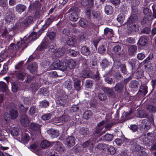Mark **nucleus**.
<instances>
[{"instance_id": "obj_20", "label": "nucleus", "mask_w": 156, "mask_h": 156, "mask_svg": "<svg viewBox=\"0 0 156 156\" xmlns=\"http://www.w3.org/2000/svg\"><path fill=\"white\" fill-rule=\"evenodd\" d=\"M33 22V18L31 16H29L26 18L22 22L24 28L31 24Z\"/></svg>"}, {"instance_id": "obj_55", "label": "nucleus", "mask_w": 156, "mask_h": 156, "mask_svg": "<svg viewBox=\"0 0 156 156\" xmlns=\"http://www.w3.org/2000/svg\"><path fill=\"white\" fill-rule=\"evenodd\" d=\"M108 65H109V63L107 60L104 59L102 60L101 65L103 68L104 69L107 67Z\"/></svg>"}, {"instance_id": "obj_40", "label": "nucleus", "mask_w": 156, "mask_h": 156, "mask_svg": "<svg viewBox=\"0 0 156 156\" xmlns=\"http://www.w3.org/2000/svg\"><path fill=\"white\" fill-rule=\"evenodd\" d=\"M139 85V82L135 80L131 81L129 84V87L131 88H136Z\"/></svg>"}, {"instance_id": "obj_5", "label": "nucleus", "mask_w": 156, "mask_h": 156, "mask_svg": "<svg viewBox=\"0 0 156 156\" xmlns=\"http://www.w3.org/2000/svg\"><path fill=\"white\" fill-rule=\"evenodd\" d=\"M76 9L75 7H72L67 12V13L68 14L69 19L71 21H76L78 18V16L76 12Z\"/></svg>"}, {"instance_id": "obj_14", "label": "nucleus", "mask_w": 156, "mask_h": 156, "mask_svg": "<svg viewBox=\"0 0 156 156\" xmlns=\"http://www.w3.org/2000/svg\"><path fill=\"white\" fill-rule=\"evenodd\" d=\"M38 69V65L35 62H33L29 65L27 67V69L30 72L33 73L37 71Z\"/></svg>"}, {"instance_id": "obj_31", "label": "nucleus", "mask_w": 156, "mask_h": 156, "mask_svg": "<svg viewBox=\"0 0 156 156\" xmlns=\"http://www.w3.org/2000/svg\"><path fill=\"white\" fill-rule=\"evenodd\" d=\"M113 51L117 55H120L121 54L122 49L121 47L119 45H116L113 48Z\"/></svg>"}, {"instance_id": "obj_38", "label": "nucleus", "mask_w": 156, "mask_h": 156, "mask_svg": "<svg viewBox=\"0 0 156 156\" xmlns=\"http://www.w3.org/2000/svg\"><path fill=\"white\" fill-rule=\"evenodd\" d=\"M23 28H24V27L22 22H18L13 26V29L14 30H17Z\"/></svg>"}, {"instance_id": "obj_37", "label": "nucleus", "mask_w": 156, "mask_h": 156, "mask_svg": "<svg viewBox=\"0 0 156 156\" xmlns=\"http://www.w3.org/2000/svg\"><path fill=\"white\" fill-rule=\"evenodd\" d=\"M50 145V143L47 140H43L41 142L40 145L42 148L45 149L49 147Z\"/></svg>"}, {"instance_id": "obj_17", "label": "nucleus", "mask_w": 156, "mask_h": 156, "mask_svg": "<svg viewBox=\"0 0 156 156\" xmlns=\"http://www.w3.org/2000/svg\"><path fill=\"white\" fill-rule=\"evenodd\" d=\"M80 51L81 54L85 56H88L91 53V51L89 47L86 45L81 47Z\"/></svg>"}, {"instance_id": "obj_2", "label": "nucleus", "mask_w": 156, "mask_h": 156, "mask_svg": "<svg viewBox=\"0 0 156 156\" xmlns=\"http://www.w3.org/2000/svg\"><path fill=\"white\" fill-rule=\"evenodd\" d=\"M56 97L57 103L60 106L66 107L67 105L68 96L63 91L58 92Z\"/></svg>"}, {"instance_id": "obj_44", "label": "nucleus", "mask_w": 156, "mask_h": 156, "mask_svg": "<svg viewBox=\"0 0 156 156\" xmlns=\"http://www.w3.org/2000/svg\"><path fill=\"white\" fill-rule=\"evenodd\" d=\"M124 15L123 14H120L118 16L117 20L120 24H122L124 22Z\"/></svg>"}, {"instance_id": "obj_53", "label": "nucleus", "mask_w": 156, "mask_h": 156, "mask_svg": "<svg viewBox=\"0 0 156 156\" xmlns=\"http://www.w3.org/2000/svg\"><path fill=\"white\" fill-rule=\"evenodd\" d=\"M98 51L99 53L101 54L105 53L106 51V48L103 45L100 46L98 48Z\"/></svg>"}, {"instance_id": "obj_42", "label": "nucleus", "mask_w": 156, "mask_h": 156, "mask_svg": "<svg viewBox=\"0 0 156 156\" xmlns=\"http://www.w3.org/2000/svg\"><path fill=\"white\" fill-rule=\"evenodd\" d=\"M56 48L55 44L54 43H51L49 48L48 49V51L50 52L54 53L56 51Z\"/></svg>"}, {"instance_id": "obj_15", "label": "nucleus", "mask_w": 156, "mask_h": 156, "mask_svg": "<svg viewBox=\"0 0 156 156\" xmlns=\"http://www.w3.org/2000/svg\"><path fill=\"white\" fill-rule=\"evenodd\" d=\"M137 50V47L136 45H129L128 47V53L129 55H133Z\"/></svg>"}, {"instance_id": "obj_13", "label": "nucleus", "mask_w": 156, "mask_h": 156, "mask_svg": "<svg viewBox=\"0 0 156 156\" xmlns=\"http://www.w3.org/2000/svg\"><path fill=\"white\" fill-rule=\"evenodd\" d=\"M56 18V16H51L46 21L45 24L42 26V29L44 31L45 30Z\"/></svg>"}, {"instance_id": "obj_29", "label": "nucleus", "mask_w": 156, "mask_h": 156, "mask_svg": "<svg viewBox=\"0 0 156 156\" xmlns=\"http://www.w3.org/2000/svg\"><path fill=\"white\" fill-rule=\"evenodd\" d=\"M81 4L84 6L88 5L92 7L94 5V0H81Z\"/></svg>"}, {"instance_id": "obj_56", "label": "nucleus", "mask_w": 156, "mask_h": 156, "mask_svg": "<svg viewBox=\"0 0 156 156\" xmlns=\"http://www.w3.org/2000/svg\"><path fill=\"white\" fill-rule=\"evenodd\" d=\"M99 99L102 101H105L107 98L106 95L104 93H101L98 95Z\"/></svg>"}, {"instance_id": "obj_39", "label": "nucleus", "mask_w": 156, "mask_h": 156, "mask_svg": "<svg viewBox=\"0 0 156 156\" xmlns=\"http://www.w3.org/2000/svg\"><path fill=\"white\" fill-rule=\"evenodd\" d=\"M80 131V134L83 136L87 135L89 132L88 128L85 127L81 128Z\"/></svg>"}, {"instance_id": "obj_47", "label": "nucleus", "mask_w": 156, "mask_h": 156, "mask_svg": "<svg viewBox=\"0 0 156 156\" xmlns=\"http://www.w3.org/2000/svg\"><path fill=\"white\" fill-rule=\"evenodd\" d=\"M142 123L143 124V126H144V128L145 129L147 130L150 129V123L147 120L143 119L142 122Z\"/></svg>"}, {"instance_id": "obj_3", "label": "nucleus", "mask_w": 156, "mask_h": 156, "mask_svg": "<svg viewBox=\"0 0 156 156\" xmlns=\"http://www.w3.org/2000/svg\"><path fill=\"white\" fill-rule=\"evenodd\" d=\"M6 109L9 112V114L11 119L15 120L17 118L19 113L16 108V106L14 103H9L6 107Z\"/></svg>"}, {"instance_id": "obj_24", "label": "nucleus", "mask_w": 156, "mask_h": 156, "mask_svg": "<svg viewBox=\"0 0 156 156\" xmlns=\"http://www.w3.org/2000/svg\"><path fill=\"white\" fill-rule=\"evenodd\" d=\"M41 4L38 1L36 0L33 2H30V8L32 9H35L38 8H40Z\"/></svg>"}, {"instance_id": "obj_54", "label": "nucleus", "mask_w": 156, "mask_h": 156, "mask_svg": "<svg viewBox=\"0 0 156 156\" xmlns=\"http://www.w3.org/2000/svg\"><path fill=\"white\" fill-rule=\"evenodd\" d=\"M36 108L34 106H31L29 111V114L30 115H33L36 112Z\"/></svg>"}, {"instance_id": "obj_35", "label": "nucleus", "mask_w": 156, "mask_h": 156, "mask_svg": "<svg viewBox=\"0 0 156 156\" xmlns=\"http://www.w3.org/2000/svg\"><path fill=\"white\" fill-rule=\"evenodd\" d=\"M3 119L5 123L6 124L9 123L11 119L9 114L8 112H5L4 113Z\"/></svg>"}, {"instance_id": "obj_9", "label": "nucleus", "mask_w": 156, "mask_h": 156, "mask_svg": "<svg viewBox=\"0 0 156 156\" xmlns=\"http://www.w3.org/2000/svg\"><path fill=\"white\" fill-rule=\"evenodd\" d=\"M20 122L23 126L27 127L29 125L30 121L28 118L25 113H22L20 114Z\"/></svg>"}, {"instance_id": "obj_27", "label": "nucleus", "mask_w": 156, "mask_h": 156, "mask_svg": "<svg viewBox=\"0 0 156 156\" xmlns=\"http://www.w3.org/2000/svg\"><path fill=\"white\" fill-rule=\"evenodd\" d=\"M92 16L94 20L98 21L101 17V13L98 11H93L92 12Z\"/></svg>"}, {"instance_id": "obj_12", "label": "nucleus", "mask_w": 156, "mask_h": 156, "mask_svg": "<svg viewBox=\"0 0 156 156\" xmlns=\"http://www.w3.org/2000/svg\"><path fill=\"white\" fill-rule=\"evenodd\" d=\"M26 74L25 69H22V70H16L14 73V75L17 79L22 80H23L24 77L25 76Z\"/></svg>"}, {"instance_id": "obj_48", "label": "nucleus", "mask_w": 156, "mask_h": 156, "mask_svg": "<svg viewBox=\"0 0 156 156\" xmlns=\"http://www.w3.org/2000/svg\"><path fill=\"white\" fill-rule=\"evenodd\" d=\"M108 152L109 153V154H114L115 153V150L114 147L110 145H108V149H107Z\"/></svg>"}, {"instance_id": "obj_64", "label": "nucleus", "mask_w": 156, "mask_h": 156, "mask_svg": "<svg viewBox=\"0 0 156 156\" xmlns=\"http://www.w3.org/2000/svg\"><path fill=\"white\" fill-rule=\"evenodd\" d=\"M121 11L123 12H126L128 9V7L126 4H124L120 8Z\"/></svg>"}, {"instance_id": "obj_34", "label": "nucleus", "mask_w": 156, "mask_h": 156, "mask_svg": "<svg viewBox=\"0 0 156 156\" xmlns=\"http://www.w3.org/2000/svg\"><path fill=\"white\" fill-rule=\"evenodd\" d=\"M108 145L103 144H99L97 146V148L102 151H105L108 149Z\"/></svg>"}, {"instance_id": "obj_36", "label": "nucleus", "mask_w": 156, "mask_h": 156, "mask_svg": "<svg viewBox=\"0 0 156 156\" xmlns=\"http://www.w3.org/2000/svg\"><path fill=\"white\" fill-rule=\"evenodd\" d=\"M92 115V113L90 110L85 111L83 113V117L84 119H87L90 118Z\"/></svg>"}, {"instance_id": "obj_57", "label": "nucleus", "mask_w": 156, "mask_h": 156, "mask_svg": "<svg viewBox=\"0 0 156 156\" xmlns=\"http://www.w3.org/2000/svg\"><path fill=\"white\" fill-rule=\"evenodd\" d=\"M147 109L150 112H153L156 111V108L153 105H149L147 108Z\"/></svg>"}, {"instance_id": "obj_22", "label": "nucleus", "mask_w": 156, "mask_h": 156, "mask_svg": "<svg viewBox=\"0 0 156 156\" xmlns=\"http://www.w3.org/2000/svg\"><path fill=\"white\" fill-rule=\"evenodd\" d=\"M66 144L69 147H71L75 144L74 137H68L66 140Z\"/></svg>"}, {"instance_id": "obj_18", "label": "nucleus", "mask_w": 156, "mask_h": 156, "mask_svg": "<svg viewBox=\"0 0 156 156\" xmlns=\"http://www.w3.org/2000/svg\"><path fill=\"white\" fill-rule=\"evenodd\" d=\"M143 12L147 16V20H152L153 18L152 16V13L151 10L148 8H144Z\"/></svg>"}, {"instance_id": "obj_6", "label": "nucleus", "mask_w": 156, "mask_h": 156, "mask_svg": "<svg viewBox=\"0 0 156 156\" xmlns=\"http://www.w3.org/2000/svg\"><path fill=\"white\" fill-rule=\"evenodd\" d=\"M52 66L53 69H59L62 71L65 70L67 68L66 62L64 61H59L54 62L52 64Z\"/></svg>"}, {"instance_id": "obj_50", "label": "nucleus", "mask_w": 156, "mask_h": 156, "mask_svg": "<svg viewBox=\"0 0 156 156\" xmlns=\"http://www.w3.org/2000/svg\"><path fill=\"white\" fill-rule=\"evenodd\" d=\"M153 58V55L152 53H150L149 56L143 62V63H148L149 62H151Z\"/></svg>"}, {"instance_id": "obj_43", "label": "nucleus", "mask_w": 156, "mask_h": 156, "mask_svg": "<svg viewBox=\"0 0 156 156\" xmlns=\"http://www.w3.org/2000/svg\"><path fill=\"white\" fill-rule=\"evenodd\" d=\"M23 61H21L18 62L15 66V68L16 70H22L25 69L23 66Z\"/></svg>"}, {"instance_id": "obj_11", "label": "nucleus", "mask_w": 156, "mask_h": 156, "mask_svg": "<svg viewBox=\"0 0 156 156\" xmlns=\"http://www.w3.org/2000/svg\"><path fill=\"white\" fill-rule=\"evenodd\" d=\"M56 35V30L54 27H52L48 29L47 33V36L50 40L54 41Z\"/></svg>"}, {"instance_id": "obj_33", "label": "nucleus", "mask_w": 156, "mask_h": 156, "mask_svg": "<svg viewBox=\"0 0 156 156\" xmlns=\"http://www.w3.org/2000/svg\"><path fill=\"white\" fill-rule=\"evenodd\" d=\"M0 90L3 92L8 91V86L6 84L3 82H0Z\"/></svg>"}, {"instance_id": "obj_51", "label": "nucleus", "mask_w": 156, "mask_h": 156, "mask_svg": "<svg viewBox=\"0 0 156 156\" xmlns=\"http://www.w3.org/2000/svg\"><path fill=\"white\" fill-rule=\"evenodd\" d=\"M52 114L51 113L46 114L43 115L41 117L42 119L44 120H48L50 119Z\"/></svg>"}, {"instance_id": "obj_4", "label": "nucleus", "mask_w": 156, "mask_h": 156, "mask_svg": "<svg viewBox=\"0 0 156 156\" xmlns=\"http://www.w3.org/2000/svg\"><path fill=\"white\" fill-rule=\"evenodd\" d=\"M27 43L24 40H22L18 42L15 45L14 44H11L9 47V49L12 50V53H16L17 49L21 48L22 50H23L24 48L27 47Z\"/></svg>"}, {"instance_id": "obj_26", "label": "nucleus", "mask_w": 156, "mask_h": 156, "mask_svg": "<svg viewBox=\"0 0 156 156\" xmlns=\"http://www.w3.org/2000/svg\"><path fill=\"white\" fill-rule=\"evenodd\" d=\"M55 148L57 151L59 152L63 151L65 150V148L62 144L59 142L55 143Z\"/></svg>"}, {"instance_id": "obj_63", "label": "nucleus", "mask_w": 156, "mask_h": 156, "mask_svg": "<svg viewBox=\"0 0 156 156\" xmlns=\"http://www.w3.org/2000/svg\"><path fill=\"white\" fill-rule=\"evenodd\" d=\"M0 33L4 37L9 33V32L5 28L0 30Z\"/></svg>"}, {"instance_id": "obj_58", "label": "nucleus", "mask_w": 156, "mask_h": 156, "mask_svg": "<svg viewBox=\"0 0 156 156\" xmlns=\"http://www.w3.org/2000/svg\"><path fill=\"white\" fill-rule=\"evenodd\" d=\"M76 42V40L73 37L69 38L67 41V44L69 46H73Z\"/></svg>"}, {"instance_id": "obj_45", "label": "nucleus", "mask_w": 156, "mask_h": 156, "mask_svg": "<svg viewBox=\"0 0 156 156\" xmlns=\"http://www.w3.org/2000/svg\"><path fill=\"white\" fill-rule=\"evenodd\" d=\"M12 90L13 92H16L18 90V84L17 82H14L12 84Z\"/></svg>"}, {"instance_id": "obj_30", "label": "nucleus", "mask_w": 156, "mask_h": 156, "mask_svg": "<svg viewBox=\"0 0 156 156\" xmlns=\"http://www.w3.org/2000/svg\"><path fill=\"white\" fill-rule=\"evenodd\" d=\"M47 133L49 136H58L59 135V133L58 130H55L53 129H51L48 130Z\"/></svg>"}, {"instance_id": "obj_61", "label": "nucleus", "mask_w": 156, "mask_h": 156, "mask_svg": "<svg viewBox=\"0 0 156 156\" xmlns=\"http://www.w3.org/2000/svg\"><path fill=\"white\" fill-rule=\"evenodd\" d=\"M78 52L73 50L69 49V54L73 57H75L77 55Z\"/></svg>"}, {"instance_id": "obj_1", "label": "nucleus", "mask_w": 156, "mask_h": 156, "mask_svg": "<svg viewBox=\"0 0 156 156\" xmlns=\"http://www.w3.org/2000/svg\"><path fill=\"white\" fill-rule=\"evenodd\" d=\"M139 19L137 15L135 14L132 13L126 23L127 32L129 34L134 33L138 30L137 23Z\"/></svg>"}, {"instance_id": "obj_52", "label": "nucleus", "mask_w": 156, "mask_h": 156, "mask_svg": "<svg viewBox=\"0 0 156 156\" xmlns=\"http://www.w3.org/2000/svg\"><path fill=\"white\" fill-rule=\"evenodd\" d=\"M91 75L89 71L84 70L82 71L81 73V76L83 78L90 77Z\"/></svg>"}, {"instance_id": "obj_62", "label": "nucleus", "mask_w": 156, "mask_h": 156, "mask_svg": "<svg viewBox=\"0 0 156 156\" xmlns=\"http://www.w3.org/2000/svg\"><path fill=\"white\" fill-rule=\"evenodd\" d=\"M109 122L108 120L107 119L105 121L103 120L100 122L97 125V127H102L101 126H103L104 124H107Z\"/></svg>"}, {"instance_id": "obj_49", "label": "nucleus", "mask_w": 156, "mask_h": 156, "mask_svg": "<svg viewBox=\"0 0 156 156\" xmlns=\"http://www.w3.org/2000/svg\"><path fill=\"white\" fill-rule=\"evenodd\" d=\"M147 87L146 85H142L141 86L139 91L143 93L145 95L147 93Z\"/></svg>"}, {"instance_id": "obj_7", "label": "nucleus", "mask_w": 156, "mask_h": 156, "mask_svg": "<svg viewBox=\"0 0 156 156\" xmlns=\"http://www.w3.org/2000/svg\"><path fill=\"white\" fill-rule=\"evenodd\" d=\"M68 116L66 115H62L59 118H55L51 120V122L56 125H60L68 120Z\"/></svg>"}, {"instance_id": "obj_23", "label": "nucleus", "mask_w": 156, "mask_h": 156, "mask_svg": "<svg viewBox=\"0 0 156 156\" xmlns=\"http://www.w3.org/2000/svg\"><path fill=\"white\" fill-rule=\"evenodd\" d=\"M147 37L143 36L140 37L138 41V44L140 45L144 46L147 43Z\"/></svg>"}, {"instance_id": "obj_16", "label": "nucleus", "mask_w": 156, "mask_h": 156, "mask_svg": "<svg viewBox=\"0 0 156 156\" xmlns=\"http://www.w3.org/2000/svg\"><path fill=\"white\" fill-rule=\"evenodd\" d=\"M74 87L77 91H79L81 89L82 85L81 84L80 80L77 78L73 79Z\"/></svg>"}, {"instance_id": "obj_41", "label": "nucleus", "mask_w": 156, "mask_h": 156, "mask_svg": "<svg viewBox=\"0 0 156 156\" xmlns=\"http://www.w3.org/2000/svg\"><path fill=\"white\" fill-rule=\"evenodd\" d=\"M68 65L70 69H74L75 67L76 62L73 60L70 59L68 62Z\"/></svg>"}, {"instance_id": "obj_10", "label": "nucleus", "mask_w": 156, "mask_h": 156, "mask_svg": "<svg viewBox=\"0 0 156 156\" xmlns=\"http://www.w3.org/2000/svg\"><path fill=\"white\" fill-rule=\"evenodd\" d=\"M15 15L12 11L8 10L5 14V20L7 23L12 22L15 20Z\"/></svg>"}, {"instance_id": "obj_21", "label": "nucleus", "mask_w": 156, "mask_h": 156, "mask_svg": "<svg viewBox=\"0 0 156 156\" xmlns=\"http://www.w3.org/2000/svg\"><path fill=\"white\" fill-rule=\"evenodd\" d=\"M26 8L25 5L22 4H19L16 6L15 9L17 12L21 13L24 11Z\"/></svg>"}, {"instance_id": "obj_32", "label": "nucleus", "mask_w": 156, "mask_h": 156, "mask_svg": "<svg viewBox=\"0 0 156 156\" xmlns=\"http://www.w3.org/2000/svg\"><path fill=\"white\" fill-rule=\"evenodd\" d=\"M105 10L106 14L108 15H110L113 12V10L112 6L107 5L105 7Z\"/></svg>"}, {"instance_id": "obj_46", "label": "nucleus", "mask_w": 156, "mask_h": 156, "mask_svg": "<svg viewBox=\"0 0 156 156\" xmlns=\"http://www.w3.org/2000/svg\"><path fill=\"white\" fill-rule=\"evenodd\" d=\"M79 25L82 27H86L88 24L87 21L83 19H81L79 22Z\"/></svg>"}, {"instance_id": "obj_19", "label": "nucleus", "mask_w": 156, "mask_h": 156, "mask_svg": "<svg viewBox=\"0 0 156 156\" xmlns=\"http://www.w3.org/2000/svg\"><path fill=\"white\" fill-rule=\"evenodd\" d=\"M48 42L46 39H44L41 45L37 48V50L42 51L46 48L48 46Z\"/></svg>"}, {"instance_id": "obj_8", "label": "nucleus", "mask_w": 156, "mask_h": 156, "mask_svg": "<svg viewBox=\"0 0 156 156\" xmlns=\"http://www.w3.org/2000/svg\"><path fill=\"white\" fill-rule=\"evenodd\" d=\"M30 128L34 130L35 136H40L41 135L40 127L41 126L37 123L31 122L30 124Z\"/></svg>"}, {"instance_id": "obj_28", "label": "nucleus", "mask_w": 156, "mask_h": 156, "mask_svg": "<svg viewBox=\"0 0 156 156\" xmlns=\"http://www.w3.org/2000/svg\"><path fill=\"white\" fill-rule=\"evenodd\" d=\"M104 91L105 93H107L108 97L112 98L114 97V93L112 89L105 87L104 88Z\"/></svg>"}, {"instance_id": "obj_59", "label": "nucleus", "mask_w": 156, "mask_h": 156, "mask_svg": "<svg viewBox=\"0 0 156 156\" xmlns=\"http://www.w3.org/2000/svg\"><path fill=\"white\" fill-rule=\"evenodd\" d=\"M49 105V103L47 101L44 100L40 103V106L43 107H46Z\"/></svg>"}, {"instance_id": "obj_25", "label": "nucleus", "mask_w": 156, "mask_h": 156, "mask_svg": "<svg viewBox=\"0 0 156 156\" xmlns=\"http://www.w3.org/2000/svg\"><path fill=\"white\" fill-rule=\"evenodd\" d=\"M124 87V85L122 84V83H118L116 84L114 87L115 91L120 92H122Z\"/></svg>"}, {"instance_id": "obj_60", "label": "nucleus", "mask_w": 156, "mask_h": 156, "mask_svg": "<svg viewBox=\"0 0 156 156\" xmlns=\"http://www.w3.org/2000/svg\"><path fill=\"white\" fill-rule=\"evenodd\" d=\"M151 32V29L149 27L144 28L141 31V33L143 34H149Z\"/></svg>"}]
</instances>
